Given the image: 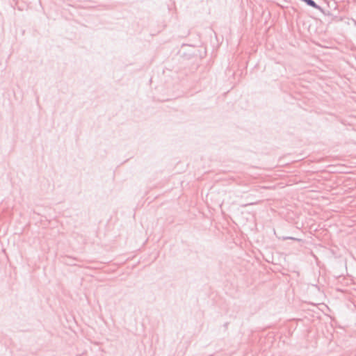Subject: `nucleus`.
I'll use <instances>...</instances> for the list:
<instances>
[{
    "label": "nucleus",
    "mask_w": 356,
    "mask_h": 356,
    "mask_svg": "<svg viewBox=\"0 0 356 356\" xmlns=\"http://www.w3.org/2000/svg\"><path fill=\"white\" fill-rule=\"evenodd\" d=\"M286 238L291 239V240H298L297 238H293V237H286Z\"/></svg>",
    "instance_id": "nucleus-1"
},
{
    "label": "nucleus",
    "mask_w": 356,
    "mask_h": 356,
    "mask_svg": "<svg viewBox=\"0 0 356 356\" xmlns=\"http://www.w3.org/2000/svg\"><path fill=\"white\" fill-rule=\"evenodd\" d=\"M264 188H274V187L272 186H264Z\"/></svg>",
    "instance_id": "nucleus-2"
},
{
    "label": "nucleus",
    "mask_w": 356,
    "mask_h": 356,
    "mask_svg": "<svg viewBox=\"0 0 356 356\" xmlns=\"http://www.w3.org/2000/svg\"><path fill=\"white\" fill-rule=\"evenodd\" d=\"M252 204H253V203L247 204L245 205V207L248 206V205H252Z\"/></svg>",
    "instance_id": "nucleus-3"
}]
</instances>
